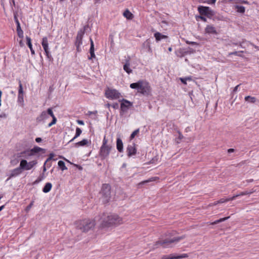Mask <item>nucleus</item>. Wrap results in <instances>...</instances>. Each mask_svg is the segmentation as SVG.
<instances>
[{"label": "nucleus", "instance_id": "4", "mask_svg": "<svg viewBox=\"0 0 259 259\" xmlns=\"http://www.w3.org/2000/svg\"><path fill=\"white\" fill-rule=\"evenodd\" d=\"M185 238V236H182L174 237L172 238H167L163 240L160 239L155 242L154 245V248H156L158 247L159 246H161L163 248L171 247L172 246L171 245L172 243H177Z\"/></svg>", "mask_w": 259, "mask_h": 259}, {"label": "nucleus", "instance_id": "64", "mask_svg": "<svg viewBox=\"0 0 259 259\" xmlns=\"http://www.w3.org/2000/svg\"><path fill=\"white\" fill-rule=\"evenodd\" d=\"M97 111H94V112L89 111L88 112V114L91 115L92 114H96V113H97Z\"/></svg>", "mask_w": 259, "mask_h": 259}, {"label": "nucleus", "instance_id": "16", "mask_svg": "<svg viewBox=\"0 0 259 259\" xmlns=\"http://www.w3.org/2000/svg\"><path fill=\"white\" fill-rule=\"evenodd\" d=\"M49 118V116L47 113V112L44 111L41 112L40 115L36 118V121L38 122L44 121V120Z\"/></svg>", "mask_w": 259, "mask_h": 259}, {"label": "nucleus", "instance_id": "34", "mask_svg": "<svg viewBox=\"0 0 259 259\" xmlns=\"http://www.w3.org/2000/svg\"><path fill=\"white\" fill-rule=\"evenodd\" d=\"M58 164L59 167L62 170H64L67 169V167L65 166L64 162L62 160L59 161Z\"/></svg>", "mask_w": 259, "mask_h": 259}, {"label": "nucleus", "instance_id": "1", "mask_svg": "<svg viewBox=\"0 0 259 259\" xmlns=\"http://www.w3.org/2000/svg\"><path fill=\"white\" fill-rule=\"evenodd\" d=\"M101 220L100 226L102 228H108L113 226H117L123 223L122 219L115 214L106 215L105 213H103Z\"/></svg>", "mask_w": 259, "mask_h": 259}, {"label": "nucleus", "instance_id": "63", "mask_svg": "<svg viewBox=\"0 0 259 259\" xmlns=\"http://www.w3.org/2000/svg\"><path fill=\"white\" fill-rule=\"evenodd\" d=\"M19 45H20V47H23L24 46V44H23V41H22V40H21L19 41Z\"/></svg>", "mask_w": 259, "mask_h": 259}, {"label": "nucleus", "instance_id": "9", "mask_svg": "<svg viewBox=\"0 0 259 259\" xmlns=\"http://www.w3.org/2000/svg\"><path fill=\"white\" fill-rule=\"evenodd\" d=\"M37 163L36 160L28 162L26 160L22 159L20 163V168H22L23 170H28L32 168Z\"/></svg>", "mask_w": 259, "mask_h": 259}, {"label": "nucleus", "instance_id": "31", "mask_svg": "<svg viewBox=\"0 0 259 259\" xmlns=\"http://www.w3.org/2000/svg\"><path fill=\"white\" fill-rule=\"evenodd\" d=\"M244 99L246 101L251 103H254L256 102V98L250 96H246Z\"/></svg>", "mask_w": 259, "mask_h": 259}, {"label": "nucleus", "instance_id": "11", "mask_svg": "<svg viewBox=\"0 0 259 259\" xmlns=\"http://www.w3.org/2000/svg\"><path fill=\"white\" fill-rule=\"evenodd\" d=\"M105 96L110 99H117L120 97V93L115 89H108L105 91Z\"/></svg>", "mask_w": 259, "mask_h": 259}, {"label": "nucleus", "instance_id": "39", "mask_svg": "<svg viewBox=\"0 0 259 259\" xmlns=\"http://www.w3.org/2000/svg\"><path fill=\"white\" fill-rule=\"evenodd\" d=\"M18 82H19L18 94H24L21 81L20 79H19Z\"/></svg>", "mask_w": 259, "mask_h": 259}, {"label": "nucleus", "instance_id": "17", "mask_svg": "<svg viewBox=\"0 0 259 259\" xmlns=\"http://www.w3.org/2000/svg\"><path fill=\"white\" fill-rule=\"evenodd\" d=\"M188 257V255L186 253L182 254L180 255H175L172 254L166 255L167 259H180L182 258H185Z\"/></svg>", "mask_w": 259, "mask_h": 259}, {"label": "nucleus", "instance_id": "56", "mask_svg": "<svg viewBox=\"0 0 259 259\" xmlns=\"http://www.w3.org/2000/svg\"><path fill=\"white\" fill-rule=\"evenodd\" d=\"M77 122L79 124H80V125H83L84 124V122L83 120H77Z\"/></svg>", "mask_w": 259, "mask_h": 259}, {"label": "nucleus", "instance_id": "43", "mask_svg": "<svg viewBox=\"0 0 259 259\" xmlns=\"http://www.w3.org/2000/svg\"><path fill=\"white\" fill-rule=\"evenodd\" d=\"M90 56H88L89 60H92L93 59H95L96 58L95 52L90 53Z\"/></svg>", "mask_w": 259, "mask_h": 259}, {"label": "nucleus", "instance_id": "19", "mask_svg": "<svg viewBox=\"0 0 259 259\" xmlns=\"http://www.w3.org/2000/svg\"><path fill=\"white\" fill-rule=\"evenodd\" d=\"M26 44L30 50L31 55H34L35 54V51L32 48V45L31 44V39L30 37L26 36Z\"/></svg>", "mask_w": 259, "mask_h": 259}, {"label": "nucleus", "instance_id": "27", "mask_svg": "<svg viewBox=\"0 0 259 259\" xmlns=\"http://www.w3.org/2000/svg\"><path fill=\"white\" fill-rule=\"evenodd\" d=\"M52 159V158L49 157L46 160V161L44 164V166H43V172H45L47 170L46 167L49 168L51 166V165H52L51 163H49V162L50 161H51Z\"/></svg>", "mask_w": 259, "mask_h": 259}, {"label": "nucleus", "instance_id": "51", "mask_svg": "<svg viewBox=\"0 0 259 259\" xmlns=\"http://www.w3.org/2000/svg\"><path fill=\"white\" fill-rule=\"evenodd\" d=\"M218 204H219V203H218V201H214L213 203H211L209 204V206H213L217 205Z\"/></svg>", "mask_w": 259, "mask_h": 259}, {"label": "nucleus", "instance_id": "46", "mask_svg": "<svg viewBox=\"0 0 259 259\" xmlns=\"http://www.w3.org/2000/svg\"><path fill=\"white\" fill-rule=\"evenodd\" d=\"M111 107L115 109H118L119 108V104L118 103H113V104L111 105Z\"/></svg>", "mask_w": 259, "mask_h": 259}, {"label": "nucleus", "instance_id": "60", "mask_svg": "<svg viewBox=\"0 0 259 259\" xmlns=\"http://www.w3.org/2000/svg\"><path fill=\"white\" fill-rule=\"evenodd\" d=\"M240 85V84H238V85H236V86L234 88V89H233V92H237V90H238V87H239V85Z\"/></svg>", "mask_w": 259, "mask_h": 259}, {"label": "nucleus", "instance_id": "18", "mask_svg": "<svg viewBox=\"0 0 259 259\" xmlns=\"http://www.w3.org/2000/svg\"><path fill=\"white\" fill-rule=\"evenodd\" d=\"M116 148L119 152H123V143L119 137L116 140Z\"/></svg>", "mask_w": 259, "mask_h": 259}, {"label": "nucleus", "instance_id": "24", "mask_svg": "<svg viewBox=\"0 0 259 259\" xmlns=\"http://www.w3.org/2000/svg\"><path fill=\"white\" fill-rule=\"evenodd\" d=\"M89 142L87 139H83L81 141L77 142L75 144V146L76 147H78L79 146H84L85 145H88Z\"/></svg>", "mask_w": 259, "mask_h": 259}, {"label": "nucleus", "instance_id": "57", "mask_svg": "<svg viewBox=\"0 0 259 259\" xmlns=\"http://www.w3.org/2000/svg\"><path fill=\"white\" fill-rule=\"evenodd\" d=\"M41 141H42V139H41V138H39V137H38V138H36L35 139V141H36L37 143H39V142H41Z\"/></svg>", "mask_w": 259, "mask_h": 259}, {"label": "nucleus", "instance_id": "8", "mask_svg": "<svg viewBox=\"0 0 259 259\" xmlns=\"http://www.w3.org/2000/svg\"><path fill=\"white\" fill-rule=\"evenodd\" d=\"M41 45L42 47L45 51V55L47 56V58L50 61H53V58L51 54V53L50 52V49L49 48V43H48V38L47 37H44L42 39L41 41Z\"/></svg>", "mask_w": 259, "mask_h": 259}, {"label": "nucleus", "instance_id": "35", "mask_svg": "<svg viewBox=\"0 0 259 259\" xmlns=\"http://www.w3.org/2000/svg\"><path fill=\"white\" fill-rule=\"evenodd\" d=\"M16 30H17L18 36L20 38H22L24 36H23V31L22 30L21 27H17Z\"/></svg>", "mask_w": 259, "mask_h": 259}, {"label": "nucleus", "instance_id": "38", "mask_svg": "<svg viewBox=\"0 0 259 259\" xmlns=\"http://www.w3.org/2000/svg\"><path fill=\"white\" fill-rule=\"evenodd\" d=\"M243 53V51H235V52H231L230 53H229V56H231V55H236V56H239V57H242V55L240 54L241 53Z\"/></svg>", "mask_w": 259, "mask_h": 259}, {"label": "nucleus", "instance_id": "2", "mask_svg": "<svg viewBox=\"0 0 259 259\" xmlns=\"http://www.w3.org/2000/svg\"><path fill=\"white\" fill-rule=\"evenodd\" d=\"M130 87L133 89H136L138 93L144 96H148L151 94V88L150 85L145 80H139L137 82L131 83Z\"/></svg>", "mask_w": 259, "mask_h": 259}, {"label": "nucleus", "instance_id": "25", "mask_svg": "<svg viewBox=\"0 0 259 259\" xmlns=\"http://www.w3.org/2000/svg\"><path fill=\"white\" fill-rule=\"evenodd\" d=\"M52 187V185L51 183H47L45 185L42 189L43 192L47 193L50 191Z\"/></svg>", "mask_w": 259, "mask_h": 259}, {"label": "nucleus", "instance_id": "23", "mask_svg": "<svg viewBox=\"0 0 259 259\" xmlns=\"http://www.w3.org/2000/svg\"><path fill=\"white\" fill-rule=\"evenodd\" d=\"M130 63L129 61H126L125 64L123 65V69L128 74H130L132 72V70L130 68Z\"/></svg>", "mask_w": 259, "mask_h": 259}, {"label": "nucleus", "instance_id": "33", "mask_svg": "<svg viewBox=\"0 0 259 259\" xmlns=\"http://www.w3.org/2000/svg\"><path fill=\"white\" fill-rule=\"evenodd\" d=\"M230 218V217H225V218H221L219 220H217L216 221H215L214 222L211 223L210 224L211 225H215V224H217L218 223H221V222H223L228 219H229Z\"/></svg>", "mask_w": 259, "mask_h": 259}, {"label": "nucleus", "instance_id": "32", "mask_svg": "<svg viewBox=\"0 0 259 259\" xmlns=\"http://www.w3.org/2000/svg\"><path fill=\"white\" fill-rule=\"evenodd\" d=\"M234 200V198L232 197L228 198H222L218 201V203H223L229 201H232Z\"/></svg>", "mask_w": 259, "mask_h": 259}, {"label": "nucleus", "instance_id": "52", "mask_svg": "<svg viewBox=\"0 0 259 259\" xmlns=\"http://www.w3.org/2000/svg\"><path fill=\"white\" fill-rule=\"evenodd\" d=\"M33 201H32L27 206V208H26V210H29V209L31 208V207H32V206L33 205Z\"/></svg>", "mask_w": 259, "mask_h": 259}, {"label": "nucleus", "instance_id": "48", "mask_svg": "<svg viewBox=\"0 0 259 259\" xmlns=\"http://www.w3.org/2000/svg\"><path fill=\"white\" fill-rule=\"evenodd\" d=\"M244 42V40L242 41V42H233V44L235 46H239L241 48H243L242 46V44Z\"/></svg>", "mask_w": 259, "mask_h": 259}, {"label": "nucleus", "instance_id": "37", "mask_svg": "<svg viewBox=\"0 0 259 259\" xmlns=\"http://www.w3.org/2000/svg\"><path fill=\"white\" fill-rule=\"evenodd\" d=\"M178 134L179 136L176 139V142L177 143L179 144L181 142V140L184 138V136L180 131H178Z\"/></svg>", "mask_w": 259, "mask_h": 259}, {"label": "nucleus", "instance_id": "42", "mask_svg": "<svg viewBox=\"0 0 259 259\" xmlns=\"http://www.w3.org/2000/svg\"><path fill=\"white\" fill-rule=\"evenodd\" d=\"M139 132V129H137L135 131H134L132 133V134L130 136V139H133V138H135V137L136 136V135H137V134Z\"/></svg>", "mask_w": 259, "mask_h": 259}, {"label": "nucleus", "instance_id": "12", "mask_svg": "<svg viewBox=\"0 0 259 259\" xmlns=\"http://www.w3.org/2000/svg\"><path fill=\"white\" fill-rule=\"evenodd\" d=\"M122 102L120 104V115H122L123 113L126 112L128 109L133 105L132 103L127 100L122 99Z\"/></svg>", "mask_w": 259, "mask_h": 259}, {"label": "nucleus", "instance_id": "3", "mask_svg": "<svg viewBox=\"0 0 259 259\" xmlns=\"http://www.w3.org/2000/svg\"><path fill=\"white\" fill-rule=\"evenodd\" d=\"M76 228L82 232H87L95 226V221L90 219L78 220L75 223Z\"/></svg>", "mask_w": 259, "mask_h": 259}, {"label": "nucleus", "instance_id": "49", "mask_svg": "<svg viewBox=\"0 0 259 259\" xmlns=\"http://www.w3.org/2000/svg\"><path fill=\"white\" fill-rule=\"evenodd\" d=\"M7 117V115L5 113H2L0 114L1 118H6Z\"/></svg>", "mask_w": 259, "mask_h": 259}, {"label": "nucleus", "instance_id": "26", "mask_svg": "<svg viewBox=\"0 0 259 259\" xmlns=\"http://www.w3.org/2000/svg\"><path fill=\"white\" fill-rule=\"evenodd\" d=\"M82 44V39H79L78 38H76V40L75 42V45L76 47V50L78 52H80L81 51V48L80 46Z\"/></svg>", "mask_w": 259, "mask_h": 259}, {"label": "nucleus", "instance_id": "29", "mask_svg": "<svg viewBox=\"0 0 259 259\" xmlns=\"http://www.w3.org/2000/svg\"><path fill=\"white\" fill-rule=\"evenodd\" d=\"M123 16L127 19H132L133 18V14L127 9L123 12Z\"/></svg>", "mask_w": 259, "mask_h": 259}, {"label": "nucleus", "instance_id": "10", "mask_svg": "<svg viewBox=\"0 0 259 259\" xmlns=\"http://www.w3.org/2000/svg\"><path fill=\"white\" fill-rule=\"evenodd\" d=\"M198 11L201 15H204L208 17H211L214 15V12L208 7L199 6Z\"/></svg>", "mask_w": 259, "mask_h": 259}, {"label": "nucleus", "instance_id": "40", "mask_svg": "<svg viewBox=\"0 0 259 259\" xmlns=\"http://www.w3.org/2000/svg\"><path fill=\"white\" fill-rule=\"evenodd\" d=\"M24 102V94H18V102L23 104Z\"/></svg>", "mask_w": 259, "mask_h": 259}, {"label": "nucleus", "instance_id": "6", "mask_svg": "<svg viewBox=\"0 0 259 259\" xmlns=\"http://www.w3.org/2000/svg\"><path fill=\"white\" fill-rule=\"evenodd\" d=\"M101 199L104 203H108L111 198V186L108 184L102 185L101 191Z\"/></svg>", "mask_w": 259, "mask_h": 259}, {"label": "nucleus", "instance_id": "30", "mask_svg": "<svg viewBox=\"0 0 259 259\" xmlns=\"http://www.w3.org/2000/svg\"><path fill=\"white\" fill-rule=\"evenodd\" d=\"M235 8L237 12L241 14L244 13L245 11V7L242 6L236 5L235 6Z\"/></svg>", "mask_w": 259, "mask_h": 259}, {"label": "nucleus", "instance_id": "59", "mask_svg": "<svg viewBox=\"0 0 259 259\" xmlns=\"http://www.w3.org/2000/svg\"><path fill=\"white\" fill-rule=\"evenodd\" d=\"M52 118H53V120L52 121V123H53V124H55L57 122V118L56 117H54Z\"/></svg>", "mask_w": 259, "mask_h": 259}, {"label": "nucleus", "instance_id": "44", "mask_svg": "<svg viewBox=\"0 0 259 259\" xmlns=\"http://www.w3.org/2000/svg\"><path fill=\"white\" fill-rule=\"evenodd\" d=\"M13 14H14V21H15V22H17V21H19L18 19V17H17V15H18L17 12L14 11L13 12Z\"/></svg>", "mask_w": 259, "mask_h": 259}, {"label": "nucleus", "instance_id": "62", "mask_svg": "<svg viewBox=\"0 0 259 259\" xmlns=\"http://www.w3.org/2000/svg\"><path fill=\"white\" fill-rule=\"evenodd\" d=\"M10 4L12 5L13 4V5L14 6H15V0H11L10 1Z\"/></svg>", "mask_w": 259, "mask_h": 259}, {"label": "nucleus", "instance_id": "36", "mask_svg": "<svg viewBox=\"0 0 259 259\" xmlns=\"http://www.w3.org/2000/svg\"><path fill=\"white\" fill-rule=\"evenodd\" d=\"M90 41L91 43V46L89 50L90 53L95 52L94 44L93 40L91 37L90 38Z\"/></svg>", "mask_w": 259, "mask_h": 259}, {"label": "nucleus", "instance_id": "54", "mask_svg": "<svg viewBox=\"0 0 259 259\" xmlns=\"http://www.w3.org/2000/svg\"><path fill=\"white\" fill-rule=\"evenodd\" d=\"M186 42L188 44H191V45H198V44L197 42H194V41H187Z\"/></svg>", "mask_w": 259, "mask_h": 259}, {"label": "nucleus", "instance_id": "5", "mask_svg": "<svg viewBox=\"0 0 259 259\" xmlns=\"http://www.w3.org/2000/svg\"><path fill=\"white\" fill-rule=\"evenodd\" d=\"M40 152H41L42 153H45L46 152V149L38 146H34L31 149L26 150L21 152L20 153V156L26 159H29L31 156L37 155L38 153Z\"/></svg>", "mask_w": 259, "mask_h": 259}, {"label": "nucleus", "instance_id": "21", "mask_svg": "<svg viewBox=\"0 0 259 259\" xmlns=\"http://www.w3.org/2000/svg\"><path fill=\"white\" fill-rule=\"evenodd\" d=\"M88 27H89V25H87L84 26V28L83 29L79 30L77 32V36H76V38H78L79 39H82L83 36L84 34V31H85V29Z\"/></svg>", "mask_w": 259, "mask_h": 259}, {"label": "nucleus", "instance_id": "55", "mask_svg": "<svg viewBox=\"0 0 259 259\" xmlns=\"http://www.w3.org/2000/svg\"><path fill=\"white\" fill-rule=\"evenodd\" d=\"M199 18L201 19V20L204 22L206 21V18L202 16H200Z\"/></svg>", "mask_w": 259, "mask_h": 259}, {"label": "nucleus", "instance_id": "20", "mask_svg": "<svg viewBox=\"0 0 259 259\" xmlns=\"http://www.w3.org/2000/svg\"><path fill=\"white\" fill-rule=\"evenodd\" d=\"M154 36L157 42L160 41L162 39L167 38V36L163 35L159 32L155 33Z\"/></svg>", "mask_w": 259, "mask_h": 259}, {"label": "nucleus", "instance_id": "45", "mask_svg": "<svg viewBox=\"0 0 259 259\" xmlns=\"http://www.w3.org/2000/svg\"><path fill=\"white\" fill-rule=\"evenodd\" d=\"M154 180H153V178H152L151 179H149V180H146V181H144L142 182H141L139 184L141 185V184H144L145 183H149V182H152Z\"/></svg>", "mask_w": 259, "mask_h": 259}, {"label": "nucleus", "instance_id": "13", "mask_svg": "<svg viewBox=\"0 0 259 259\" xmlns=\"http://www.w3.org/2000/svg\"><path fill=\"white\" fill-rule=\"evenodd\" d=\"M126 152L128 157H131L136 155L137 149L135 144L133 143L132 145H128L126 148Z\"/></svg>", "mask_w": 259, "mask_h": 259}, {"label": "nucleus", "instance_id": "50", "mask_svg": "<svg viewBox=\"0 0 259 259\" xmlns=\"http://www.w3.org/2000/svg\"><path fill=\"white\" fill-rule=\"evenodd\" d=\"M38 179L39 181H42V180L44 179L45 178V175H44V174L42 173L41 175H40L38 177Z\"/></svg>", "mask_w": 259, "mask_h": 259}, {"label": "nucleus", "instance_id": "61", "mask_svg": "<svg viewBox=\"0 0 259 259\" xmlns=\"http://www.w3.org/2000/svg\"><path fill=\"white\" fill-rule=\"evenodd\" d=\"M234 151V149H232V148H230L228 150V152L229 153L233 152Z\"/></svg>", "mask_w": 259, "mask_h": 259}, {"label": "nucleus", "instance_id": "22", "mask_svg": "<svg viewBox=\"0 0 259 259\" xmlns=\"http://www.w3.org/2000/svg\"><path fill=\"white\" fill-rule=\"evenodd\" d=\"M253 192H254V191L252 189L250 191H245L244 192H241L238 194L235 195L233 196H232V197L234 198V200L236 198H237L239 196H244V195H250V194L253 193Z\"/></svg>", "mask_w": 259, "mask_h": 259}, {"label": "nucleus", "instance_id": "41", "mask_svg": "<svg viewBox=\"0 0 259 259\" xmlns=\"http://www.w3.org/2000/svg\"><path fill=\"white\" fill-rule=\"evenodd\" d=\"M46 112L48 116L50 115L52 118L56 117L51 108H48Z\"/></svg>", "mask_w": 259, "mask_h": 259}, {"label": "nucleus", "instance_id": "14", "mask_svg": "<svg viewBox=\"0 0 259 259\" xmlns=\"http://www.w3.org/2000/svg\"><path fill=\"white\" fill-rule=\"evenodd\" d=\"M22 170L23 169H22V168H20V165H19V166L18 167L14 168L11 170L9 178L8 180L12 178L16 177L19 176L20 174L22 173Z\"/></svg>", "mask_w": 259, "mask_h": 259}, {"label": "nucleus", "instance_id": "15", "mask_svg": "<svg viewBox=\"0 0 259 259\" xmlns=\"http://www.w3.org/2000/svg\"><path fill=\"white\" fill-rule=\"evenodd\" d=\"M205 31L208 34H217V32L215 27L212 25H208L205 28Z\"/></svg>", "mask_w": 259, "mask_h": 259}, {"label": "nucleus", "instance_id": "28", "mask_svg": "<svg viewBox=\"0 0 259 259\" xmlns=\"http://www.w3.org/2000/svg\"><path fill=\"white\" fill-rule=\"evenodd\" d=\"M81 130L79 127H77L76 128V133L75 136L69 141V143L73 142L76 138L78 137L81 135Z\"/></svg>", "mask_w": 259, "mask_h": 259}, {"label": "nucleus", "instance_id": "47", "mask_svg": "<svg viewBox=\"0 0 259 259\" xmlns=\"http://www.w3.org/2000/svg\"><path fill=\"white\" fill-rule=\"evenodd\" d=\"M187 80H191V78L189 77L185 78H181V80L182 82L184 84H186Z\"/></svg>", "mask_w": 259, "mask_h": 259}, {"label": "nucleus", "instance_id": "58", "mask_svg": "<svg viewBox=\"0 0 259 259\" xmlns=\"http://www.w3.org/2000/svg\"><path fill=\"white\" fill-rule=\"evenodd\" d=\"M40 182H41V181H39L38 178H37V179L33 183V185L37 184L39 183Z\"/></svg>", "mask_w": 259, "mask_h": 259}, {"label": "nucleus", "instance_id": "53", "mask_svg": "<svg viewBox=\"0 0 259 259\" xmlns=\"http://www.w3.org/2000/svg\"><path fill=\"white\" fill-rule=\"evenodd\" d=\"M217 0H208L207 3L209 4H214Z\"/></svg>", "mask_w": 259, "mask_h": 259}, {"label": "nucleus", "instance_id": "7", "mask_svg": "<svg viewBox=\"0 0 259 259\" xmlns=\"http://www.w3.org/2000/svg\"><path fill=\"white\" fill-rule=\"evenodd\" d=\"M108 140L104 136L102 145L99 151V155L102 159H104L107 158L109 155L112 146L107 144Z\"/></svg>", "mask_w": 259, "mask_h": 259}]
</instances>
